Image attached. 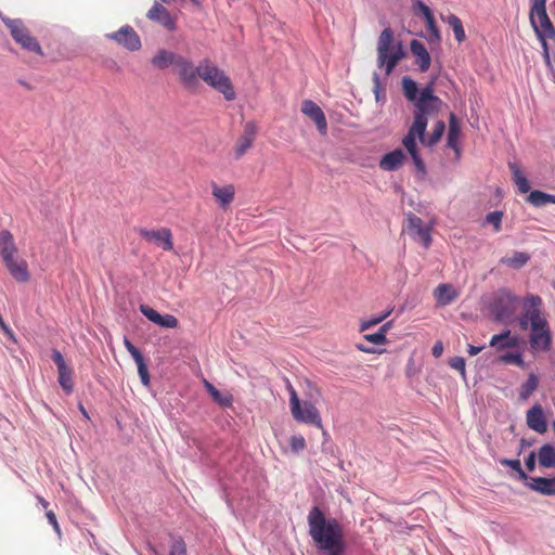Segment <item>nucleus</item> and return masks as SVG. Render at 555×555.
Segmentation results:
<instances>
[{"mask_svg":"<svg viewBox=\"0 0 555 555\" xmlns=\"http://www.w3.org/2000/svg\"><path fill=\"white\" fill-rule=\"evenodd\" d=\"M177 69L181 83L188 90L197 89L201 78L209 87L220 92L227 101H233L236 96L231 79L209 59H203L197 66H194L190 59L181 56Z\"/></svg>","mask_w":555,"mask_h":555,"instance_id":"f257e3e1","label":"nucleus"},{"mask_svg":"<svg viewBox=\"0 0 555 555\" xmlns=\"http://www.w3.org/2000/svg\"><path fill=\"white\" fill-rule=\"evenodd\" d=\"M517 324L521 331H529L528 340L533 351L547 352L551 349L552 331L539 295L528 294L522 297Z\"/></svg>","mask_w":555,"mask_h":555,"instance_id":"f03ea898","label":"nucleus"},{"mask_svg":"<svg viewBox=\"0 0 555 555\" xmlns=\"http://www.w3.org/2000/svg\"><path fill=\"white\" fill-rule=\"evenodd\" d=\"M307 520L309 535L318 551L324 555H344V531L336 518H326L319 506H313L309 511Z\"/></svg>","mask_w":555,"mask_h":555,"instance_id":"7ed1b4c3","label":"nucleus"},{"mask_svg":"<svg viewBox=\"0 0 555 555\" xmlns=\"http://www.w3.org/2000/svg\"><path fill=\"white\" fill-rule=\"evenodd\" d=\"M522 298L506 287L499 288L489 298L487 309L493 321L502 323L513 319Z\"/></svg>","mask_w":555,"mask_h":555,"instance_id":"20e7f679","label":"nucleus"},{"mask_svg":"<svg viewBox=\"0 0 555 555\" xmlns=\"http://www.w3.org/2000/svg\"><path fill=\"white\" fill-rule=\"evenodd\" d=\"M393 41V33L388 27L385 28L378 38L377 42V63L379 67H386V74L389 75L396 67L397 63L403 56V51L400 44L395 49L391 44Z\"/></svg>","mask_w":555,"mask_h":555,"instance_id":"39448f33","label":"nucleus"},{"mask_svg":"<svg viewBox=\"0 0 555 555\" xmlns=\"http://www.w3.org/2000/svg\"><path fill=\"white\" fill-rule=\"evenodd\" d=\"M2 22L9 28L10 34L15 42L22 46L23 49L42 55V49L35 37H33L24 23L20 18L2 17Z\"/></svg>","mask_w":555,"mask_h":555,"instance_id":"423d86ee","label":"nucleus"},{"mask_svg":"<svg viewBox=\"0 0 555 555\" xmlns=\"http://www.w3.org/2000/svg\"><path fill=\"white\" fill-rule=\"evenodd\" d=\"M546 0H533L529 20L537 36L542 35L550 39L555 38V27L546 12Z\"/></svg>","mask_w":555,"mask_h":555,"instance_id":"0eeeda50","label":"nucleus"},{"mask_svg":"<svg viewBox=\"0 0 555 555\" xmlns=\"http://www.w3.org/2000/svg\"><path fill=\"white\" fill-rule=\"evenodd\" d=\"M413 104L415 106L413 122H415L416 128L426 131L428 117L436 115L441 111L443 101L440 98L433 100L417 99Z\"/></svg>","mask_w":555,"mask_h":555,"instance_id":"6e6552de","label":"nucleus"},{"mask_svg":"<svg viewBox=\"0 0 555 555\" xmlns=\"http://www.w3.org/2000/svg\"><path fill=\"white\" fill-rule=\"evenodd\" d=\"M138 234L147 243L160 247L163 250L170 251L173 249L172 232L169 228L145 229L139 228Z\"/></svg>","mask_w":555,"mask_h":555,"instance_id":"1a4fd4ad","label":"nucleus"},{"mask_svg":"<svg viewBox=\"0 0 555 555\" xmlns=\"http://www.w3.org/2000/svg\"><path fill=\"white\" fill-rule=\"evenodd\" d=\"M408 231L410 236L428 249L431 244V228L424 223V221L416 215L410 214L408 216Z\"/></svg>","mask_w":555,"mask_h":555,"instance_id":"9d476101","label":"nucleus"},{"mask_svg":"<svg viewBox=\"0 0 555 555\" xmlns=\"http://www.w3.org/2000/svg\"><path fill=\"white\" fill-rule=\"evenodd\" d=\"M293 417L302 424L313 425L317 428H322V418L321 415L312 402L301 401L298 403L297 408L293 406L291 409Z\"/></svg>","mask_w":555,"mask_h":555,"instance_id":"9b49d317","label":"nucleus"},{"mask_svg":"<svg viewBox=\"0 0 555 555\" xmlns=\"http://www.w3.org/2000/svg\"><path fill=\"white\" fill-rule=\"evenodd\" d=\"M105 37L131 52L140 50L142 46L139 35L129 25L121 26L117 31L108 33Z\"/></svg>","mask_w":555,"mask_h":555,"instance_id":"f8f14e48","label":"nucleus"},{"mask_svg":"<svg viewBox=\"0 0 555 555\" xmlns=\"http://www.w3.org/2000/svg\"><path fill=\"white\" fill-rule=\"evenodd\" d=\"M301 112L312 119L320 134L327 133V121L322 108L312 100H305L301 104Z\"/></svg>","mask_w":555,"mask_h":555,"instance_id":"ddd939ff","label":"nucleus"},{"mask_svg":"<svg viewBox=\"0 0 555 555\" xmlns=\"http://www.w3.org/2000/svg\"><path fill=\"white\" fill-rule=\"evenodd\" d=\"M149 20L158 23L169 31L177 28L176 20L171 16L169 11L159 2H154L152 8L146 13Z\"/></svg>","mask_w":555,"mask_h":555,"instance_id":"4468645a","label":"nucleus"},{"mask_svg":"<svg viewBox=\"0 0 555 555\" xmlns=\"http://www.w3.org/2000/svg\"><path fill=\"white\" fill-rule=\"evenodd\" d=\"M524 485L540 494L547 496L555 495V476L552 478L528 476Z\"/></svg>","mask_w":555,"mask_h":555,"instance_id":"2eb2a0df","label":"nucleus"},{"mask_svg":"<svg viewBox=\"0 0 555 555\" xmlns=\"http://www.w3.org/2000/svg\"><path fill=\"white\" fill-rule=\"evenodd\" d=\"M257 127L249 121L244 126L243 133L235 146V158L240 159L249 150L256 139Z\"/></svg>","mask_w":555,"mask_h":555,"instance_id":"dca6fc26","label":"nucleus"},{"mask_svg":"<svg viewBox=\"0 0 555 555\" xmlns=\"http://www.w3.org/2000/svg\"><path fill=\"white\" fill-rule=\"evenodd\" d=\"M526 418L527 425L530 429L539 434H544L547 430L546 420L540 404L537 403L528 410Z\"/></svg>","mask_w":555,"mask_h":555,"instance_id":"f3484780","label":"nucleus"},{"mask_svg":"<svg viewBox=\"0 0 555 555\" xmlns=\"http://www.w3.org/2000/svg\"><path fill=\"white\" fill-rule=\"evenodd\" d=\"M182 55L176 53L173 51H169L166 49H160L156 52V54L151 59V64L160 70L167 69L170 66H176L181 59Z\"/></svg>","mask_w":555,"mask_h":555,"instance_id":"a211bd4d","label":"nucleus"},{"mask_svg":"<svg viewBox=\"0 0 555 555\" xmlns=\"http://www.w3.org/2000/svg\"><path fill=\"white\" fill-rule=\"evenodd\" d=\"M16 253L17 247L12 233L9 230L0 231V256L3 260V263L14 259Z\"/></svg>","mask_w":555,"mask_h":555,"instance_id":"6ab92c4d","label":"nucleus"},{"mask_svg":"<svg viewBox=\"0 0 555 555\" xmlns=\"http://www.w3.org/2000/svg\"><path fill=\"white\" fill-rule=\"evenodd\" d=\"M411 52L416 57V64L421 72L425 73L429 69L431 57L426 47L417 39H413L410 43Z\"/></svg>","mask_w":555,"mask_h":555,"instance_id":"aec40b11","label":"nucleus"},{"mask_svg":"<svg viewBox=\"0 0 555 555\" xmlns=\"http://www.w3.org/2000/svg\"><path fill=\"white\" fill-rule=\"evenodd\" d=\"M211 193H212L214 197L216 198V201L218 202L219 206L221 208H225L233 202L234 195H235V189H234L233 184H227V185L220 186L217 183L212 182L211 183Z\"/></svg>","mask_w":555,"mask_h":555,"instance_id":"412c9836","label":"nucleus"},{"mask_svg":"<svg viewBox=\"0 0 555 555\" xmlns=\"http://www.w3.org/2000/svg\"><path fill=\"white\" fill-rule=\"evenodd\" d=\"M4 266L15 281L25 283L29 280L28 264L24 259H11V261L4 262Z\"/></svg>","mask_w":555,"mask_h":555,"instance_id":"4be33fe9","label":"nucleus"},{"mask_svg":"<svg viewBox=\"0 0 555 555\" xmlns=\"http://www.w3.org/2000/svg\"><path fill=\"white\" fill-rule=\"evenodd\" d=\"M460 135H461V127L456 119L454 113H451L449 116V130L447 134V145L451 150L455 152V154L460 155Z\"/></svg>","mask_w":555,"mask_h":555,"instance_id":"5701e85b","label":"nucleus"},{"mask_svg":"<svg viewBox=\"0 0 555 555\" xmlns=\"http://www.w3.org/2000/svg\"><path fill=\"white\" fill-rule=\"evenodd\" d=\"M404 159L405 155L403 151L397 149L382 157L379 160V167L385 171H395L402 166Z\"/></svg>","mask_w":555,"mask_h":555,"instance_id":"b1692460","label":"nucleus"},{"mask_svg":"<svg viewBox=\"0 0 555 555\" xmlns=\"http://www.w3.org/2000/svg\"><path fill=\"white\" fill-rule=\"evenodd\" d=\"M459 294L450 284H439L435 289V298L439 306H448L457 298Z\"/></svg>","mask_w":555,"mask_h":555,"instance_id":"393cba45","label":"nucleus"},{"mask_svg":"<svg viewBox=\"0 0 555 555\" xmlns=\"http://www.w3.org/2000/svg\"><path fill=\"white\" fill-rule=\"evenodd\" d=\"M425 132L426 131H423V130H420L418 128H416L415 122L412 124V126L409 128L408 133L402 139V144L404 145V147L406 149L409 154L418 152L415 138L418 137V139L424 143Z\"/></svg>","mask_w":555,"mask_h":555,"instance_id":"a878e982","label":"nucleus"},{"mask_svg":"<svg viewBox=\"0 0 555 555\" xmlns=\"http://www.w3.org/2000/svg\"><path fill=\"white\" fill-rule=\"evenodd\" d=\"M204 385L209 392V395L212 397V399L222 408H229L232 405L233 397L229 392H221L219 391L208 380H204Z\"/></svg>","mask_w":555,"mask_h":555,"instance_id":"bb28decb","label":"nucleus"},{"mask_svg":"<svg viewBox=\"0 0 555 555\" xmlns=\"http://www.w3.org/2000/svg\"><path fill=\"white\" fill-rule=\"evenodd\" d=\"M490 347H495L498 349L511 348L516 345V339L511 337V331L505 328L502 333L495 334L491 337Z\"/></svg>","mask_w":555,"mask_h":555,"instance_id":"cd10ccee","label":"nucleus"},{"mask_svg":"<svg viewBox=\"0 0 555 555\" xmlns=\"http://www.w3.org/2000/svg\"><path fill=\"white\" fill-rule=\"evenodd\" d=\"M540 383V378L535 373H530L525 383L519 387V399L527 401L529 397L537 390Z\"/></svg>","mask_w":555,"mask_h":555,"instance_id":"c85d7f7f","label":"nucleus"},{"mask_svg":"<svg viewBox=\"0 0 555 555\" xmlns=\"http://www.w3.org/2000/svg\"><path fill=\"white\" fill-rule=\"evenodd\" d=\"M539 463L543 467H555V447L550 443L543 444L538 452Z\"/></svg>","mask_w":555,"mask_h":555,"instance_id":"c756f323","label":"nucleus"},{"mask_svg":"<svg viewBox=\"0 0 555 555\" xmlns=\"http://www.w3.org/2000/svg\"><path fill=\"white\" fill-rule=\"evenodd\" d=\"M528 202L535 207H542L547 204H555V194H548L540 190H534L530 192Z\"/></svg>","mask_w":555,"mask_h":555,"instance_id":"7c9ffc66","label":"nucleus"},{"mask_svg":"<svg viewBox=\"0 0 555 555\" xmlns=\"http://www.w3.org/2000/svg\"><path fill=\"white\" fill-rule=\"evenodd\" d=\"M503 466L509 467L513 472V478L521 481L525 483V481L528 478V474L522 469L520 461L518 459H500L499 461Z\"/></svg>","mask_w":555,"mask_h":555,"instance_id":"2f4dec72","label":"nucleus"},{"mask_svg":"<svg viewBox=\"0 0 555 555\" xmlns=\"http://www.w3.org/2000/svg\"><path fill=\"white\" fill-rule=\"evenodd\" d=\"M530 259L527 253L515 251L512 257H502L500 262L513 269L522 268Z\"/></svg>","mask_w":555,"mask_h":555,"instance_id":"473e14b6","label":"nucleus"},{"mask_svg":"<svg viewBox=\"0 0 555 555\" xmlns=\"http://www.w3.org/2000/svg\"><path fill=\"white\" fill-rule=\"evenodd\" d=\"M57 382L66 395H70L74 390L73 370L68 366L59 370Z\"/></svg>","mask_w":555,"mask_h":555,"instance_id":"72a5a7b5","label":"nucleus"},{"mask_svg":"<svg viewBox=\"0 0 555 555\" xmlns=\"http://www.w3.org/2000/svg\"><path fill=\"white\" fill-rule=\"evenodd\" d=\"M446 22L452 28L455 40L459 43L465 41L466 34H465V30H464V27H463V24H462V21L460 20V17H457L454 14H450L447 16Z\"/></svg>","mask_w":555,"mask_h":555,"instance_id":"f704fd0d","label":"nucleus"},{"mask_svg":"<svg viewBox=\"0 0 555 555\" xmlns=\"http://www.w3.org/2000/svg\"><path fill=\"white\" fill-rule=\"evenodd\" d=\"M402 90L408 101L414 103L418 99V87L416 81H414L412 78L408 76L402 78Z\"/></svg>","mask_w":555,"mask_h":555,"instance_id":"c9c22d12","label":"nucleus"},{"mask_svg":"<svg viewBox=\"0 0 555 555\" xmlns=\"http://www.w3.org/2000/svg\"><path fill=\"white\" fill-rule=\"evenodd\" d=\"M509 168L513 172L514 180L516 185L518 186L519 192L524 194L528 193L530 190V185L527 178L521 173L519 167L516 164L511 163Z\"/></svg>","mask_w":555,"mask_h":555,"instance_id":"e433bc0d","label":"nucleus"},{"mask_svg":"<svg viewBox=\"0 0 555 555\" xmlns=\"http://www.w3.org/2000/svg\"><path fill=\"white\" fill-rule=\"evenodd\" d=\"M444 130H446L444 121L443 120H437L435 122L433 132L430 133V135L428 137L427 140L424 139V143L427 146L436 145L440 141L442 134L444 133Z\"/></svg>","mask_w":555,"mask_h":555,"instance_id":"4c0bfd02","label":"nucleus"},{"mask_svg":"<svg viewBox=\"0 0 555 555\" xmlns=\"http://www.w3.org/2000/svg\"><path fill=\"white\" fill-rule=\"evenodd\" d=\"M392 312V309H388L377 315H373L366 320L361 321L360 332H364L370 327L382 323L385 319H387Z\"/></svg>","mask_w":555,"mask_h":555,"instance_id":"58836bf2","label":"nucleus"},{"mask_svg":"<svg viewBox=\"0 0 555 555\" xmlns=\"http://www.w3.org/2000/svg\"><path fill=\"white\" fill-rule=\"evenodd\" d=\"M503 212L494 210L486 216L485 222L492 224L494 232H500L502 227Z\"/></svg>","mask_w":555,"mask_h":555,"instance_id":"ea45409f","label":"nucleus"},{"mask_svg":"<svg viewBox=\"0 0 555 555\" xmlns=\"http://www.w3.org/2000/svg\"><path fill=\"white\" fill-rule=\"evenodd\" d=\"M140 312L151 322L154 324H157L158 321H160V313L156 311L155 309L146 306V305H140L139 307Z\"/></svg>","mask_w":555,"mask_h":555,"instance_id":"a19ab883","label":"nucleus"},{"mask_svg":"<svg viewBox=\"0 0 555 555\" xmlns=\"http://www.w3.org/2000/svg\"><path fill=\"white\" fill-rule=\"evenodd\" d=\"M373 82H374L373 92L375 94L376 101L377 102H379L380 100L385 101L386 93L382 86L379 75L377 73L373 74Z\"/></svg>","mask_w":555,"mask_h":555,"instance_id":"79ce46f5","label":"nucleus"},{"mask_svg":"<svg viewBox=\"0 0 555 555\" xmlns=\"http://www.w3.org/2000/svg\"><path fill=\"white\" fill-rule=\"evenodd\" d=\"M289 446L293 452L298 453L306 448V439L302 435H293L289 439Z\"/></svg>","mask_w":555,"mask_h":555,"instance_id":"37998d69","label":"nucleus"},{"mask_svg":"<svg viewBox=\"0 0 555 555\" xmlns=\"http://www.w3.org/2000/svg\"><path fill=\"white\" fill-rule=\"evenodd\" d=\"M178 319L172 314H162L160 321L157 325L164 328H176L178 326Z\"/></svg>","mask_w":555,"mask_h":555,"instance_id":"c03bdc74","label":"nucleus"},{"mask_svg":"<svg viewBox=\"0 0 555 555\" xmlns=\"http://www.w3.org/2000/svg\"><path fill=\"white\" fill-rule=\"evenodd\" d=\"M169 555H186V545L181 538L173 540Z\"/></svg>","mask_w":555,"mask_h":555,"instance_id":"a18cd8bd","label":"nucleus"},{"mask_svg":"<svg viewBox=\"0 0 555 555\" xmlns=\"http://www.w3.org/2000/svg\"><path fill=\"white\" fill-rule=\"evenodd\" d=\"M449 365L459 371L462 377L466 376L465 359L463 357H453L449 360Z\"/></svg>","mask_w":555,"mask_h":555,"instance_id":"49530a36","label":"nucleus"},{"mask_svg":"<svg viewBox=\"0 0 555 555\" xmlns=\"http://www.w3.org/2000/svg\"><path fill=\"white\" fill-rule=\"evenodd\" d=\"M502 361L505 363H514L520 367L525 366V361L522 359L521 353H519V352L506 353V354L502 356Z\"/></svg>","mask_w":555,"mask_h":555,"instance_id":"de8ad7c7","label":"nucleus"},{"mask_svg":"<svg viewBox=\"0 0 555 555\" xmlns=\"http://www.w3.org/2000/svg\"><path fill=\"white\" fill-rule=\"evenodd\" d=\"M364 339L374 344V345H383L387 341L386 336H384L383 331H377L376 333L365 334Z\"/></svg>","mask_w":555,"mask_h":555,"instance_id":"09e8293b","label":"nucleus"},{"mask_svg":"<svg viewBox=\"0 0 555 555\" xmlns=\"http://www.w3.org/2000/svg\"><path fill=\"white\" fill-rule=\"evenodd\" d=\"M425 23H426V27H427V30L429 31V34L437 40H440V33H439V28L436 24L435 16L433 15L428 18H425Z\"/></svg>","mask_w":555,"mask_h":555,"instance_id":"8fccbe9b","label":"nucleus"},{"mask_svg":"<svg viewBox=\"0 0 555 555\" xmlns=\"http://www.w3.org/2000/svg\"><path fill=\"white\" fill-rule=\"evenodd\" d=\"M51 359L56 364L57 371L59 370H64L65 367H68L66 362H65V360H64V358H63V354H62V352L60 350L52 349Z\"/></svg>","mask_w":555,"mask_h":555,"instance_id":"3c124183","label":"nucleus"},{"mask_svg":"<svg viewBox=\"0 0 555 555\" xmlns=\"http://www.w3.org/2000/svg\"><path fill=\"white\" fill-rule=\"evenodd\" d=\"M438 96L434 93V82L430 81L428 82L421 91H420V94H418V99H427V100H433V99H437Z\"/></svg>","mask_w":555,"mask_h":555,"instance_id":"603ef678","label":"nucleus"},{"mask_svg":"<svg viewBox=\"0 0 555 555\" xmlns=\"http://www.w3.org/2000/svg\"><path fill=\"white\" fill-rule=\"evenodd\" d=\"M286 388L288 390V393H289V406L291 409L293 406H296L298 405V403H300V399L298 398V395L295 390V388L293 387V385L291 384V382L287 380V385H286Z\"/></svg>","mask_w":555,"mask_h":555,"instance_id":"864d4df0","label":"nucleus"},{"mask_svg":"<svg viewBox=\"0 0 555 555\" xmlns=\"http://www.w3.org/2000/svg\"><path fill=\"white\" fill-rule=\"evenodd\" d=\"M286 388L288 390V393H289V406L291 409L293 406H296L298 405V403H300V399L298 398V395L295 390V388L293 387V385L291 384V382L287 380V385H286Z\"/></svg>","mask_w":555,"mask_h":555,"instance_id":"5fc2aeb1","label":"nucleus"},{"mask_svg":"<svg viewBox=\"0 0 555 555\" xmlns=\"http://www.w3.org/2000/svg\"><path fill=\"white\" fill-rule=\"evenodd\" d=\"M138 373H139L141 383L144 386H149L150 385V374H149V370H147L146 363L141 364V365L138 366Z\"/></svg>","mask_w":555,"mask_h":555,"instance_id":"6e6d98bb","label":"nucleus"},{"mask_svg":"<svg viewBox=\"0 0 555 555\" xmlns=\"http://www.w3.org/2000/svg\"><path fill=\"white\" fill-rule=\"evenodd\" d=\"M46 517H47L49 524L53 527V530L55 531V533L57 535H61V528H60V525L57 522V519H56V516H55L54 512L53 511H48L46 513Z\"/></svg>","mask_w":555,"mask_h":555,"instance_id":"4d7b16f0","label":"nucleus"},{"mask_svg":"<svg viewBox=\"0 0 555 555\" xmlns=\"http://www.w3.org/2000/svg\"><path fill=\"white\" fill-rule=\"evenodd\" d=\"M414 7L420 9L424 20L434 15L430 8L426 5L422 0H416L414 2Z\"/></svg>","mask_w":555,"mask_h":555,"instance_id":"13d9d810","label":"nucleus"},{"mask_svg":"<svg viewBox=\"0 0 555 555\" xmlns=\"http://www.w3.org/2000/svg\"><path fill=\"white\" fill-rule=\"evenodd\" d=\"M411 157H412V160L416 167V169L422 172V173H425V164L420 155L418 152H414L412 154H410Z\"/></svg>","mask_w":555,"mask_h":555,"instance_id":"bf43d9fd","label":"nucleus"},{"mask_svg":"<svg viewBox=\"0 0 555 555\" xmlns=\"http://www.w3.org/2000/svg\"><path fill=\"white\" fill-rule=\"evenodd\" d=\"M525 465L528 472H533L535 469V452L531 451L528 456L525 459Z\"/></svg>","mask_w":555,"mask_h":555,"instance_id":"052dcab7","label":"nucleus"},{"mask_svg":"<svg viewBox=\"0 0 555 555\" xmlns=\"http://www.w3.org/2000/svg\"><path fill=\"white\" fill-rule=\"evenodd\" d=\"M129 353L131 354L132 359L134 360L137 366L145 363V359H144L142 352L137 347H135V349L131 350Z\"/></svg>","mask_w":555,"mask_h":555,"instance_id":"680f3d73","label":"nucleus"},{"mask_svg":"<svg viewBox=\"0 0 555 555\" xmlns=\"http://www.w3.org/2000/svg\"><path fill=\"white\" fill-rule=\"evenodd\" d=\"M129 353L131 354L132 359L134 360L137 366L145 363V359H144L142 352L137 347H135V349L131 350Z\"/></svg>","mask_w":555,"mask_h":555,"instance_id":"e2e57ef3","label":"nucleus"},{"mask_svg":"<svg viewBox=\"0 0 555 555\" xmlns=\"http://www.w3.org/2000/svg\"><path fill=\"white\" fill-rule=\"evenodd\" d=\"M485 349V346L468 345L467 352L474 357Z\"/></svg>","mask_w":555,"mask_h":555,"instance_id":"0e129e2a","label":"nucleus"},{"mask_svg":"<svg viewBox=\"0 0 555 555\" xmlns=\"http://www.w3.org/2000/svg\"><path fill=\"white\" fill-rule=\"evenodd\" d=\"M442 350H443L442 343L438 341L437 344H435L433 347L434 357H436V358L440 357L442 354Z\"/></svg>","mask_w":555,"mask_h":555,"instance_id":"69168bd1","label":"nucleus"},{"mask_svg":"<svg viewBox=\"0 0 555 555\" xmlns=\"http://www.w3.org/2000/svg\"><path fill=\"white\" fill-rule=\"evenodd\" d=\"M537 37H538V39L540 41L542 51H550V47H548V43H547V38L548 37H544V36L540 35V34Z\"/></svg>","mask_w":555,"mask_h":555,"instance_id":"338daca9","label":"nucleus"},{"mask_svg":"<svg viewBox=\"0 0 555 555\" xmlns=\"http://www.w3.org/2000/svg\"><path fill=\"white\" fill-rule=\"evenodd\" d=\"M124 346L128 352L135 349V346L130 341V339L127 336L124 337Z\"/></svg>","mask_w":555,"mask_h":555,"instance_id":"774afa93","label":"nucleus"}]
</instances>
